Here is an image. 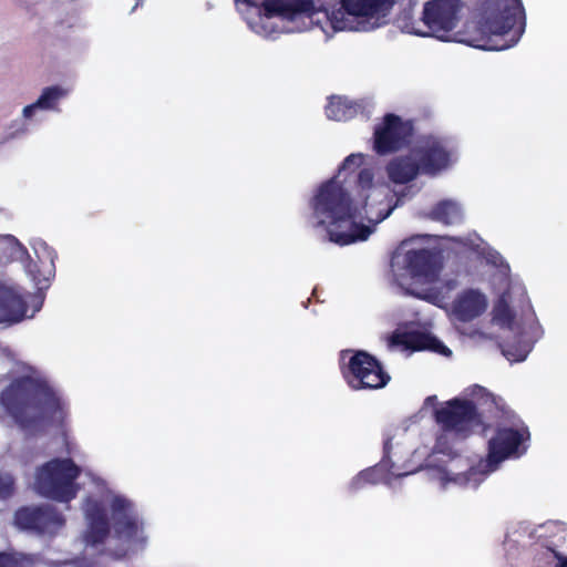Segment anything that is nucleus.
I'll return each instance as SVG.
<instances>
[{
	"label": "nucleus",
	"instance_id": "obj_1",
	"mask_svg": "<svg viewBox=\"0 0 567 567\" xmlns=\"http://www.w3.org/2000/svg\"><path fill=\"white\" fill-rule=\"evenodd\" d=\"M373 178L370 168H362L358 174L360 196L363 197L361 207L353 205L349 193L336 177L320 186L312 199V209L319 218L318 224L326 227L330 241L347 246L367 240L373 231V226L389 216L391 209L380 214L374 220L369 217L367 192L373 187Z\"/></svg>",
	"mask_w": 567,
	"mask_h": 567
},
{
	"label": "nucleus",
	"instance_id": "obj_2",
	"mask_svg": "<svg viewBox=\"0 0 567 567\" xmlns=\"http://www.w3.org/2000/svg\"><path fill=\"white\" fill-rule=\"evenodd\" d=\"M1 404L22 429H32L43 419L62 426L65 403L45 382L31 377L13 380L0 394Z\"/></svg>",
	"mask_w": 567,
	"mask_h": 567
},
{
	"label": "nucleus",
	"instance_id": "obj_3",
	"mask_svg": "<svg viewBox=\"0 0 567 567\" xmlns=\"http://www.w3.org/2000/svg\"><path fill=\"white\" fill-rule=\"evenodd\" d=\"M530 432L524 422L519 421L514 426H497L494 435L488 441L486 468L473 466L465 461V471L454 473L452 470L447 474H454L452 480L464 485L477 487L484 481L486 475L496 470L505 460L518 458L527 452Z\"/></svg>",
	"mask_w": 567,
	"mask_h": 567
},
{
	"label": "nucleus",
	"instance_id": "obj_4",
	"mask_svg": "<svg viewBox=\"0 0 567 567\" xmlns=\"http://www.w3.org/2000/svg\"><path fill=\"white\" fill-rule=\"evenodd\" d=\"M484 28L491 37L502 38V43L484 45L488 50H505L515 45L526 25L522 0H485L481 8Z\"/></svg>",
	"mask_w": 567,
	"mask_h": 567
},
{
	"label": "nucleus",
	"instance_id": "obj_5",
	"mask_svg": "<svg viewBox=\"0 0 567 567\" xmlns=\"http://www.w3.org/2000/svg\"><path fill=\"white\" fill-rule=\"evenodd\" d=\"M80 475L81 468L72 458L55 457L37 468L34 489L45 498L68 503L76 497Z\"/></svg>",
	"mask_w": 567,
	"mask_h": 567
},
{
	"label": "nucleus",
	"instance_id": "obj_6",
	"mask_svg": "<svg viewBox=\"0 0 567 567\" xmlns=\"http://www.w3.org/2000/svg\"><path fill=\"white\" fill-rule=\"evenodd\" d=\"M341 373L347 384L354 391L380 390L391 381V375L382 363L363 350L352 353L348 363L341 367Z\"/></svg>",
	"mask_w": 567,
	"mask_h": 567
},
{
	"label": "nucleus",
	"instance_id": "obj_7",
	"mask_svg": "<svg viewBox=\"0 0 567 567\" xmlns=\"http://www.w3.org/2000/svg\"><path fill=\"white\" fill-rule=\"evenodd\" d=\"M434 420L445 433L467 437L474 427L483 425L482 415L471 400L454 398L435 409Z\"/></svg>",
	"mask_w": 567,
	"mask_h": 567
},
{
	"label": "nucleus",
	"instance_id": "obj_8",
	"mask_svg": "<svg viewBox=\"0 0 567 567\" xmlns=\"http://www.w3.org/2000/svg\"><path fill=\"white\" fill-rule=\"evenodd\" d=\"M461 9V0H429L423 6L421 17L427 31L413 29L411 32L422 37L436 34L439 39H443L439 33L446 34L457 27Z\"/></svg>",
	"mask_w": 567,
	"mask_h": 567
},
{
	"label": "nucleus",
	"instance_id": "obj_9",
	"mask_svg": "<svg viewBox=\"0 0 567 567\" xmlns=\"http://www.w3.org/2000/svg\"><path fill=\"white\" fill-rule=\"evenodd\" d=\"M64 524L62 513L48 504L22 506L14 513V525L20 530L38 536L55 535Z\"/></svg>",
	"mask_w": 567,
	"mask_h": 567
},
{
	"label": "nucleus",
	"instance_id": "obj_10",
	"mask_svg": "<svg viewBox=\"0 0 567 567\" xmlns=\"http://www.w3.org/2000/svg\"><path fill=\"white\" fill-rule=\"evenodd\" d=\"M413 125L399 115L388 113L374 126L373 150L378 155H388L405 147L412 137Z\"/></svg>",
	"mask_w": 567,
	"mask_h": 567
},
{
	"label": "nucleus",
	"instance_id": "obj_11",
	"mask_svg": "<svg viewBox=\"0 0 567 567\" xmlns=\"http://www.w3.org/2000/svg\"><path fill=\"white\" fill-rule=\"evenodd\" d=\"M422 174L434 176L445 169L451 162V153L442 141L427 137L412 148Z\"/></svg>",
	"mask_w": 567,
	"mask_h": 567
},
{
	"label": "nucleus",
	"instance_id": "obj_12",
	"mask_svg": "<svg viewBox=\"0 0 567 567\" xmlns=\"http://www.w3.org/2000/svg\"><path fill=\"white\" fill-rule=\"evenodd\" d=\"M403 265L411 278L434 282L439 278L442 262L440 256L427 248L410 249L404 254Z\"/></svg>",
	"mask_w": 567,
	"mask_h": 567
},
{
	"label": "nucleus",
	"instance_id": "obj_13",
	"mask_svg": "<svg viewBox=\"0 0 567 567\" xmlns=\"http://www.w3.org/2000/svg\"><path fill=\"white\" fill-rule=\"evenodd\" d=\"M112 518L115 535L127 542L134 540L140 532L138 520L133 515L132 504L121 497L115 496L111 503Z\"/></svg>",
	"mask_w": 567,
	"mask_h": 567
},
{
	"label": "nucleus",
	"instance_id": "obj_14",
	"mask_svg": "<svg viewBox=\"0 0 567 567\" xmlns=\"http://www.w3.org/2000/svg\"><path fill=\"white\" fill-rule=\"evenodd\" d=\"M389 342L392 347H403L412 351L431 350L443 354L451 353V350L439 339L421 331H395L391 334Z\"/></svg>",
	"mask_w": 567,
	"mask_h": 567
},
{
	"label": "nucleus",
	"instance_id": "obj_15",
	"mask_svg": "<svg viewBox=\"0 0 567 567\" xmlns=\"http://www.w3.org/2000/svg\"><path fill=\"white\" fill-rule=\"evenodd\" d=\"M28 302L14 287L0 284V323H17L25 318Z\"/></svg>",
	"mask_w": 567,
	"mask_h": 567
},
{
	"label": "nucleus",
	"instance_id": "obj_16",
	"mask_svg": "<svg viewBox=\"0 0 567 567\" xmlns=\"http://www.w3.org/2000/svg\"><path fill=\"white\" fill-rule=\"evenodd\" d=\"M553 528L557 529L558 527L556 525L542 526L543 533L538 535L535 558L546 559L549 564L555 563L554 567H567V556L558 550L564 536L555 534Z\"/></svg>",
	"mask_w": 567,
	"mask_h": 567
},
{
	"label": "nucleus",
	"instance_id": "obj_17",
	"mask_svg": "<svg viewBox=\"0 0 567 567\" xmlns=\"http://www.w3.org/2000/svg\"><path fill=\"white\" fill-rule=\"evenodd\" d=\"M86 518L89 526L84 534L85 543L91 546L103 544L110 535V524L105 508L99 502L91 503L86 509Z\"/></svg>",
	"mask_w": 567,
	"mask_h": 567
},
{
	"label": "nucleus",
	"instance_id": "obj_18",
	"mask_svg": "<svg viewBox=\"0 0 567 567\" xmlns=\"http://www.w3.org/2000/svg\"><path fill=\"white\" fill-rule=\"evenodd\" d=\"M486 307V298L482 292L467 289L454 300L453 313L458 320L467 322L481 316Z\"/></svg>",
	"mask_w": 567,
	"mask_h": 567
},
{
	"label": "nucleus",
	"instance_id": "obj_19",
	"mask_svg": "<svg viewBox=\"0 0 567 567\" xmlns=\"http://www.w3.org/2000/svg\"><path fill=\"white\" fill-rule=\"evenodd\" d=\"M264 16L268 19L281 17L293 19L299 13L311 12L312 0H262Z\"/></svg>",
	"mask_w": 567,
	"mask_h": 567
},
{
	"label": "nucleus",
	"instance_id": "obj_20",
	"mask_svg": "<svg viewBox=\"0 0 567 567\" xmlns=\"http://www.w3.org/2000/svg\"><path fill=\"white\" fill-rule=\"evenodd\" d=\"M386 175L394 184H408L422 174L416 158L412 151L408 155L396 156L392 158L386 167Z\"/></svg>",
	"mask_w": 567,
	"mask_h": 567
},
{
	"label": "nucleus",
	"instance_id": "obj_21",
	"mask_svg": "<svg viewBox=\"0 0 567 567\" xmlns=\"http://www.w3.org/2000/svg\"><path fill=\"white\" fill-rule=\"evenodd\" d=\"M388 0H341L343 10L353 17L371 18L389 9Z\"/></svg>",
	"mask_w": 567,
	"mask_h": 567
},
{
	"label": "nucleus",
	"instance_id": "obj_22",
	"mask_svg": "<svg viewBox=\"0 0 567 567\" xmlns=\"http://www.w3.org/2000/svg\"><path fill=\"white\" fill-rule=\"evenodd\" d=\"M429 217L446 226L457 225L463 221V210L458 203L443 199L433 206Z\"/></svg>",
	"mask_w": 567,
	"mask_h": 567
},
{
	"label": "nucleus",
	"instance_id": "obj_23",
	"mask_svg": "<svg viewBox=\"0 0 567 567\" xmlns=\"http://www.w3.org/2000/svg\"><path fill=\"white\" fill-rule=\"evenodd\" d=\"M360 110V105L346 97L336 96L330 99L326 106L328 118L333 121H348L353 118Z\"/></svg>",
	"mask_w": 567,
	"mask_h": 567
},
{
	"label": "nucleus",
	"instance_id": "obj_24",
	"mask_svg": "<svg viewBox=\"0 0 567 567\" xmlns=\"http://www.w3.org/2000/svg\"><path fill=\"white\" fill-rule=\"evenodd\" d=\"M498 347L502 354L512 362L524 361L530 351V346L524 340L520 333L515 334L513 340L499 342Z\"/></svg>",
	"mask_w": 567,
	"mask_h": 567
},
{
	"label": "nucleus",
	"instance_id": "obj_25",
	"mask_svg": "<svg viewBox=\"0 0 567 567\" xmlns=\"http://www.w3.org/2000/svg\"><path fill=\"white\" fill-rule=\"evenodd\" d=\"M516 313L511 308L507 297L503 293L494 303L492 310V320L501 328L514 330Z\"/></svg>",
	"mask_w": 567,
	"mask_h": 567
},
{
	"label": "nucleus",
	"instance_id": "obj_26",
	"mask_svg": "<svg viewBox=\"0 0 567 567\" xmlns=\"http://www.w3.org/2000/svg\"><path fill=\"white\" fill-rule=\"evenodd\" d=\"M37 256H38V259H39V262L43 266H45V270L42 271L38 265V262L35 261H30L28 265H27V269H28V272L31 275L33 281L37 284V285H41L43 284L44 281H48L49 280V276H47L45 274L48 275H51L52 270L54 269V259L56 257V254L51 250V251H48V256H47V260H43L39 254L37 252Z\"/></svg>",
	"mask_w": 567,
	"mask_h": 567
},
{
	"label": "nucleus",
	"instance_id": "obj_27",
	"mask_svg": "<svg viewBox=\"0 0 567 567\" xmlns=\"http://www.w3.org/2000/svg\"><path fill=\"white\" fill-rule=\"evenodd\" d=\"M381 467L382 464L359 472L349 484L350 491L357 492L367 484H378L382 480Z\"/></svg>",
	"mask_w": 567,
	"mask_h": 567
},
{
	"label": "nucleus",
	"instance_id": "obj_28",
	"mask_svg": "<svg viewBox=\"0 0 567 567\" xmlns=\"http://www.w3.org/2000/svg\"><path fill=\"white\" fill-rule=\"evenodd\" d=\"M66 95V91L61 86L53 85L44 87L41 95L37 100V105L40 109L50 110L54 109L58 102Z\"/></svg>",
	"mask_w": 567,
	"mask_h": 567
},
{
	"label": "nucleus",
	"instance_id": "obj_29",
	"mask_svg": "<svg viewBox=\"0 0 567 567\" xmlns=\"http://www.w3.org/2000/svg\"><path fill=\"white\" fill-rule=\"evenodd\" d=\"M434 452L437 454H444L452 460L460 456V454L452 449V446L449 444L446 433L439 435L436 437L435 444H434Z\"/></svg>",
	"mask_w": 567,
	"mask_h": 567
},
{
	"label": "nucleus",
	"instance_id": "obj_30",
	"mask_svg": "<svg viewBox=\"0 0 567 567\" xmlns=\"http://www.w3.org/2000/svg\"><path fill=\"white\" fill-rule=\"evenodd\" d=\"M14 478L9 473H0V498L7 499L14 493Z\"/></svg>",
	"mask_w": 567,
	"mask_h": 567
},
{
	"label": "nucleus",
	"instance_id": "obj_31",
	"mask_svg": "<svg viewBox=\"0 0 567 567\" xmlns=\"http://www.w3.org/2000/svg\"><path fill=\"white\" fill-rule=\"evenodd\" d=\"M0 567H24V558L17 553H0Z\"/></svg>",
	"mask_w": 567,
	"mask_h": 567
},
{
	"label": "nucleus",
	"instance_id": "obj_32",
	"mask_svg": "<svg viewBox=\"0 0 567 567\" xmlns=\"http://www.w3.org/2000/svg\"><path fill=\"white\" fill-rule=\"evenodd\" d=\"M362 164V155L361 154H350L342 162L339 171L348 169L350 167H359Z\"/></svg>",
	"mask_w": 567,
	"mask_h": 567
},
{
	"label": "nucleus",
	"instance_id": "obj_33",
	"mask_svg": "<svg viewBox=\"0 0 567 567\" xmlns=\"http://www.w3.org/2000/svg\"><path fill=\"white\" fill-rule=\"evenodd\" d=\"M37 109H40V105H37V101L30 105H27L23 109V116L27 118L31 117Z\"/></svg>",
	"mask_w": 567,
	"mask_h": 567
},
{
	"label": "nucleus",
	"instance_id": "obj_34",
	"mask_svg": "<svg viewBox=\"0 0 567 567\" xmlns=\"http://www.w3.org/2000/svg\"><path fill=\"white\" fill-rule=\"evenodd\" d=\"M483 392H485V389H484L483 386H481V385H474V386H473V390H472V392H471V394H472V395H476V394H478V393L481 394V393H483Z\"/></svg>",
	"mask_w": 567,
	"mask_h": 567
},
{
	"label": "nucleus",
	"instance_id": "obj_35",
	"mask_svg": "<svg viewBox=\"0 0 567 567\" xmlns=\"http://www.w3.org/2000/svg\"><path fill=\"white\" fill-rule=\"evenodd\" d=\"M111 555L116 559L123 558L126 556V549H121L120 551L112 553Z\"/></svg>",
	"mask_w": 567,
	"mask_h": 567
},
{
	"label": "nucleus",
	"instance_id": "obj_36",
	"mask_svg": "<svg viewBox=\"0 0 567 567\" xmlns=\"http://www.w3.org/2000/svg\"><path fill=\"white\" fill-rule=\"evenodd\" d=\"M243 2L249 7H258L259 6V0H243Z\"/></svg>",
	"mask_w": 567,
	"mask_h": 567
},
{
	"label": "nucleus",
	"instance_id": "obj_37",
	"mask_svg": "<svg viewBox=\"0 0 567 567\" xmlns=\"http://www.w3.org/2000/svg\"><path fill=\"white\" fill-rule=\"evenodd\" d=\"M383 449H384V454H385L384 456H388V455H389V453H390V450H391L390 441H386V442L384 443Z\"/></svg>",
	"mask_w": 567,
	"mask_h": 567
}]
</instances>
